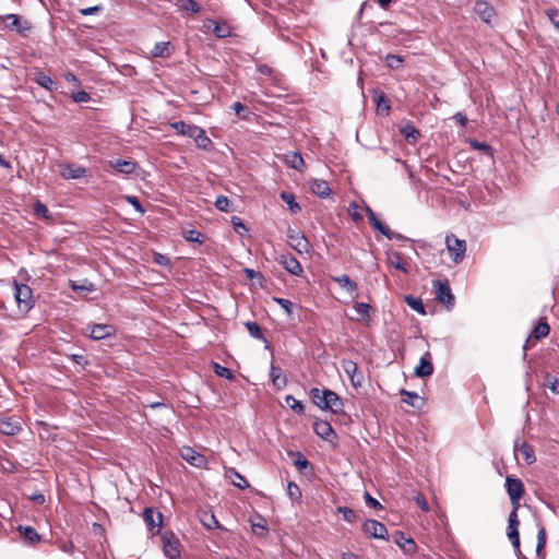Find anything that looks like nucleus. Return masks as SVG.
<instances>
[{"label": "nucleus", "instance_id": "f257e3e1", "mask_svg": "<svg viewBox=\"0 0 559 559\" xmlns=\"http://www.w3.org/2000/svg\"><path fill=\"white\" fill-rule=\"evenodd\" d=\"M310 395L313 403L321 409L331 411L334 414H342L344 412L342 399L332 390L312 388Z\"/></svg>", "mask_w": 559, "mask_h": 559}, {"label": "nucleus", "instance_id": "f03ea898", "mask_svg": "<svg viewBox=\"0 0 559 559\" xmlns=\"http://www.w3.org/2000/svg\"><path fill=\"white\" fill-rule=\"evenodd\" d=\"M14 298L20 310L28 311L34 306L32 288L26 284H21L13 280Z\"/></svg>", "mask_w": 559, "mask_h": 559}, {"label": "nucleus", "instance_id": "7ed1b4c3", "mask_svg": "<svg viewBox=\"0 0 559 559\" xmlns=\"http://www.w3.org/2000/svg\"><path fill=\"white\" fill-rule=\"evenodd\" d=\"M435 288V295L436 299L445 306L448 310L452 309L454 307V295L452 294L451 287L449 282L445 281H433L432 283Z\"/></svg>", "mask_w": 559, "mask_h": 559}, {"label": "nucleus", "instance_id": "20e7f679", "mask_svg": "<svg viewBox=\"0 0 559 559\" xmlns=\"http://www.w3.org/2000/svg\"><path fill=\"white\" fill-rule=\"evenodd\" d=\"M445 245L451 260L455 264L461 263L464 260L466 252L465 240L459 239L451 234L445 237Z\"/></svg>", "mask_w": 559, "mask_h": 559}, {"label": "nucleus", "instance_id": "39448f33", "mask_svg": "<svg viewBox=\"0 0 559 559\" xmlns=\"http://www.w3.org/2000/svg\"><path fill=\"white\" fill-rule=\"evenodd\" d=\"M507 492L509 495L512 508H520V500L524 495V485L521 479L508 476L506 479Z\"/></svg>", "mask_w": 559, "mask_h": 559}, {"label": "nucleus", "instance_id": "423d86ee", "mask_svg": "<svg viewBox=\"0 0 559 559\" xmlns=\"http://www.w3.org/2000/svg\"><path fill=\"white\" fill-rule=\"evenodd\" d=\"M362 532L371 538L388 539V530L385 525L377 520H366L362 524Z\"/></svg>", "mask_w": 559, "mask_h": 559}, {"label": "nucleus", "instance_id": "0eeeda50", "mask_svg": "<svg viewBox=\"0 0 559 559\" xmlns=\"http://www.w3.org/2000/svg\"><path fill=\"white\" fill-rule=\"evenodd\" d=\"M162 547L164 555L169 559H177L180 556V543L174 534L162 535Z\"/></svg>", "mask_w": 559, "mask_h": 559}, {"label": "nucleus", "instance_id": "6e6552de", "mask_svg": "<svg viewBox=\"0 0 559 559\" xmlns=\"http://www.w3.org/2000/svg\"><path fill=\"white\" fill-rule=\"evenodd\" d=\"M520 521L518 519V509L512 508L508 519V538L510 539L514 548L520 547V533H519Z\"/></svg>", "mask_w": 559, "mask_h": 559}, {"label": "nucleus", "instance_id": "1a4fd4ad", "mask_svg": "<svg viewBox=\"0 0 559 559\" xmlns=\"http://www.w3.org/2000/svg\"><path fill=\"white\" fill-rule=\"evenodd\" d=\"M289 245L298 253H308L310 250V243L304 234L297 230H289L288 233Z\"/></svg>", "mask_w": 559, "mask_h": 559}, {"label": "nucleus", "instance_id": "9d476101", "mask_svg": "<svg viewBox=\"0 0 559 559\" xmlns=\"http://www.w3.org/2000/svg\"><path fill=\"white\" fill-rule=\"evenodd\" d=\"M474 12L487 24H490L496 16V11L486 0H477L474 4Z\"/></svg>", "mask_w": 559, "mask_h": 559}, {"label": "nucleus", "instance_id": "9b49d317", "mask_svg": "<svg viewBox=\"0 0 559 559\" xmlns=\"http://www.w3.org/2000/svg\"><path fill=\"white\" fill-rule=\"evenodd\" d=\"M278 261L283 265V267L292 275L300 276L304 272L299 261L289 253L281 254Z\"/></svg>", "mask_w": 559, "mask_h": 559}, {"label": "nucleus", "instance_id": "f8f14e48", "mask_svg": "<svg viewBox=\"0 0 559 559\" xmlns=\"http://www.w3.org/2000/svg\"><path fill=\"white\" fill-rule=\"evenodd\" d=\"M342 368L344 372L348 376L352 384L354 386H360L362 382V376L358 373V366L356 362L349 359H344L342 361Z\"/></svg>", "mask_w": 559, "mask_h": 559}, {"label": "nucleus", "instance_id": "ddd939ff", "mask_svg": "<svg viewBox=\"0 0 559 559\" xmlns=\"http://www.w3.org/2000/svg\"><path fill=\"white\" fill-rule=\"evenodd\" d=\"M115 333L116 330L110 324H94L91 326L90 337L95 341H100L115 335Z\"/></svg>", "mask_w": 559, "mask_h": 559}, {"label": "nucleus", "instance_id": "4468645a", "mask_svg": "<svg viewBox=\"0 0 559 559\" xmlns=\"http://www.w3.org/2000/svg\"><path fill=\"white\" fill-rule=\"evenodd\" d=\"M144 522L148 531L153 532L162 525L163 515L160 512L155 511L153 508H145L143 512Z\"/></svg>", "mask_w": 559, "mask_h": 559}, {"label": "nucleus", "instance_id": "2eb2a0df", "mask_svg": "<svg viewBox=\"0 0 559 559\" xmlns=\"http://www.w3.org/2000/svg\"><path fill=\"white\" fill-rule=\"evenodd\" d=\"M7 27L17 31L20 34H26L31 29V24L27 21L22 23L17 14H7L4 16Z\"/></svg>", "mask_w": 559, "mask_h": 559}, {"label": "nucleus", "instance_id": "dca6fc26", "mask_svg": "<svg viewBox=\"0 0 559 559\" xmlns=\"http://www.w3.org/2000/svg\"><path fill=\"white\" fill-rule=\"evenodd\" d=\"M180 454L185 461L195 467H201L205 463V457L190 447H183Z\"/></svg>", "mask_w": 559, "mask_h": 559}, {"label": "nucleus", "instance_id": "f3484780", "mask_svg": "<svg viewBox=\"0 0 559 559\" xmlns=\"http://www.w3.org/2000/svg\"><path fill=\"white\" fill-rule=\"evenodd\" d=\"M433 373V365L430 359V354L427 352L419 360V364L415 368V374L424 378L429 377Z\"/></svg>", "mask_w": 559, "mask_h": 559}, {"label": "nucleus", "instance_id": "a211bd4d", "mask_svg": "<svg viewBox=\"0 0 559 559\" xmlns=\"http://www.w3.org/2000/svg\"><path fill=\"white\" fill-rule=\"evenodd\" d=\"M85 175H86V168L81 165H76V164H68L61 170V176L67 180L80 179V178L84 177Z\"/></svg>", "mask_w": 559, "mask_h": 559}, {"label": "nucleus", "instance_id": "6ab92c4d", "mask_svg": "<svg viewBox=\"0 0 559 559\" xmlns=\"http://www.w3.org/2000/svg\"><path fill=\"white\" fill-rule=\"evenodd\" d=\"M21 425L17 419H0V432L5 436H15L21 431Z\"/></svg>", "mask_w": 559, "mask_h": 559}, {"label": "nucleus", "instance_id": "aec40b11", "mask_svg": "<svg viewBox=\"0 0 559 559\" xmlns=\"http://www.w3.org/2000/svg\"><path fill=\"white\" fill-rule=\"evenodd\" d=\"M313 430L320 438L326 441H330L332 437H335V432L329 421H316L313 425Z\"/></svg>", "mask_w": 559, "mask_h": 559}, {"label": "nucleus", "instance_id": "412c9836", "mask_svg": "<svg viewBox=\"0 0 559 559\" xmlns=\"http://www.w3.org/2000/svg\"><path fill=\"white\" fill-rule=\"evenodd\" d=\"M395 543L403 549L406 554H412L416 549V544L413 538L407 537L403 532L397 531L394 534Z\"/></svg>", "mask_w": 559, "mask_h": 559}, {"label": "nucleus", "instance_id": "4be33fe9", "mask_svg": "<svg viewBox=\"0 0 559 559\" xmlns=\"http://www.w3.org/2000/svg\"><path fill=\"white\" fill-rule=\"evenodd\" d=\"M332 281L337 283L342 288H344L352 296H357V284L349 278L348 275L342 274L337 276H332Z\"/></svg>", "mask_w": 559, "mask_h": 559}, {"label": "nucleus", "instance_id": "5701e85b", "mask_svg": "<svg viewBox=\"0 0 559 559\" xmlns=\"http://www.w3.org/2000/svg\"><path fill=\"white\" fill-rule=\"evenodd\" d=\"M310 190L320 198H328L331 194L329 183L323 179H313L310 183Z\"/></svg>", "mask_w": 559, "mask_h": 559}, {"label": "nucleus", "instance_id": "b1692460", "mask_svg": "<svg viewBox=\"0 0 559 559\" xmlns=\"http://www.w3.org/2000/svg\"><path fill=\"white\" fill-rule=\"evenodd\" d=\"M270 378L273 385L278 390L285 388L287 384V378L283 374L282 369L273 364L270 368Z\"/></svg>", "mask_w": 559, "mask_h": 559}, {"label": "nucleus", "instance_id": "393cba45", "mask_svg": "<svg viewBox=\"0 0 559 559\" xmlns=\"http://www.w3.org/2000/svg\"><path fill=\"white\" fill-rule=\"evenodd\" d=\"M402 401L415 408H421L424 406V400L416 393L405 389L401 390Z\"/></svg>", "mask_w": 559, "mask_h": 559}, {"label": "nucleus", "instance_id": "a878e982", "mask_svg": "<svg viewBox=\"0 0 559 559\" xmlns=\"http://www.w3.org/2000/svg\"><path fill=\"white\" fill-rule=\"evenodd\" d=\"M33 80L35 83H37L39 86L44 87L47 91H53L57 88L56 82L47 74H45L43 71H36L34 73Z\"/></svg>", "mask_w": 559, "mask_h": 559}, {"label": "nucleus", "instance_id": "bb28decb", "mask_svg": "<svg viewBox=\"0 0 559 559\" xmlns=\"http://www.w3.org/2000/svg\"><path fill=\"white\" fill-rule=\"evenodd\" d=\"M110 166L116 168L121 174L130 175L134 173L136 163L133 160L116 159L110 162Z\"/></svg>", "mask_w": 559, "mask_h": 559}, {"label": "nucleus", "instance_id": "cd10ccee", "mask_svg": "<svg viewBox=\"0 0 559 559\" xmlns=\"http://www.w3.org/2000/svg\"><path fill=\"white\" fill-rule=\"evenodd\" d=\"M400 132L409 143H415L420 136V132L412 122H407L400 128Z\"/></svg>", "mask_w": 559, "mask_h": 559}, {"label": "nucleus", "instance_id": "c85d7f7f", "mask_svg": "<svg viewBox=\"0 0 559 559\" xmlns=\"http://www.w3.org/2000/svg\"><path fill=\"white\" fill-rule=\"evenodd\" d=\"M191 139L194 140L197 146L200 148L205 150L212 144V141L206 135L204 129H202L201 127L195 128V131L193 132V135L191 136Z\"/></svg>", "mask_w": 559, "mask_h": 559}, {"label": "nucleus", "instance_id": "c756f323", "mask_svg": "<svg viewBox=\"0 0 559 559\" xmlns=\"http://www.w3.org/2000/svg\"><path fill=\"white\" fill-rule=\"evenodd\" d=\"M170 127L174 130H176L179 134L191 138L198 126L189 124V123H186L185 121L180 120V121L171 122Z\"/></svg>", "mask_w": 559, "mask_h": 559}, {"label": "nucleus", "instance_id": "7c9ffc66", "mask_svg": "<svg viewBox=\"0 0 559 559\" xmlns=\"http://www.w3.org/2000/svg\"><path fill=\"white\" fill-rule=\"evenodd\" d=\"M285 162L289 167L297 170H301L305 167L304 158L298 152H290L286 154Z\"/></svg>", "mask_w": 559, "mask_h": 559}, {"label": "nucleus", "instance_id": "2f4dec72", "mask_svg": "<svg viewBox=\"0 0 559 559\" xmlns=\"http://www.w3.org/2000/svg\"><path fill=\"white\" fill-rule=\"evenodd\" d=\"M69 286L72 288V290L80 294H88L95 290L94 284L88 282L87 280H84L81 283H78L75 281H69Z\"/></svg>", "mask_w": 559, "mask_h": 559}, {"label": "nucleus", "instance_id": "473e14b6", "mask_svg": "<svg viewBox=\"0 0 559 559\" xmlns=\"http://www.w3.org/2000/svg\"><path fill=\"white\" fill-rule=\"evenodd\" d=\"M19 532L23 536L24 540L28 544H35L40 539V536L32 526H19Z\"/></svg>", "mask_w": 559, "mask_h": 559}, {"label": "nucleus", "instance_id": "72a5a7b5", "mask_svg": "<svg viewBox=\"0 0 559 559\" xmlns=\"http://www.w3.org/2000/svg\"><path fill=\"white\" fill-rule=\"evenodd\" d=\"M389 263L394 266L396 270L407 273L408 269L406 264L403 262L402 254L397 251L391 252L388 254Z\"/></svg>", "mask_w": 559, "mask_h": 559}, {"label": "nucleus", "instance_id": "f704fd0d", "mask_svg": "<svg viewBox=\"0 0 559 559\" xmlns=\"http://www.w3.org/2000/svg\"><path fill=\"white\" fill-rule=\"evenodd\" d=\"M228 474L234 486L238 487L239 489H246L249 487L248 480L242 475H240L235 468H230L228 471Z\"/></svg>", "mask_w": 559, "mask_h": 559}, {"label": "nucleus", "instance_id": "c9c22d12", "mask_svg": "<svg viewBox=\"0 0 559 559\" xmlns=\"http://www.w3.org/2000/svg\"><path fill=\"white\" fill-rule=\"evenodd\" d=\"M169 41H159L156 43L151 50V53L154 58H165L169 56Z\"/></svg>", "mask_w": 559, "mask_h": 559}, {"label": "nucleus", "instance_id": "e433bc0d", "mask_svg": "<svg viewBox=\"0 0 559 559\" xmlns=\"http://www.w3.org/2000/svg\"><path fill=\"white\" fill-rule=\"evenodd\" d=\"M519 451L520 453L522 454V456L524 457L525 462L527 464H533L535 463L536 461V456H535V452L533 450V448L526 443V442H523L520 447H519Z\"/></svg>", "mask_w": 559, "mask_h": 559}, {"label": "nucleus", "instance_id": "4c0bfd02", "mask_svg": "<svg viewBox=\"0 0 559 559\" xmlns=\"http://www.w3.org/2000/svg\"><path fill=\"white\" fill-rule=\"evenodd\" d=\"M289 456L294 457V465L300 471L304 472L309 465V461L306 459V456L300 452H294L290 451L288 453Z\"/></svg>", "mask_w": 559, "mask_h": 559}, {"label": "nucleus", "instance_id": "58836bf2", "mask_svg": "<svg viewBox=\"0 0 559 559\" xmlns=\"http://www.w3.org/2000/svg\"><path fill=\"white\" fill-rule=\"evenodd\" d=\"M281 199L288 205L289 210L293 213H298L301 210L300 205L296 202L295 195L293 193L283 191L281 193Z\"/></svg>", "mask_w": 559, "mask_h": 559}, {"label": "nucleus", "instance_id": "ea45409f", "mask_svg": "<svg viewBox=\"0 0 559 559\" xmlns=\"http://www.w3.org/2000/svg\"><path fill=\"white\" fill-rule=\"evenodd\" d=\"M405 301L412 309H414L418 313H420V314L426 313L423 300L420 298L409 295V296H405Z\"/></svg>", "mask_w": 559, "mask_h": 559}, {"label": "nucleus", "instance_id": "a19ab883", "mask_svg": "<svg viewBox=\"0 0 559 559\" xmlns=\"http://www.w3.org/2000/svg\"><path fill=\"white\" fill-rule=\"evenodd\" d=\"M468 143L471 145L472 148L474 150H477V151H481L484 154L488 155V156H492V147L490 145H488L487 143L485 142H479L475 139H471L468 140Z\"/></svg>", "mask_w": 559, "mask_h": 559}, {"label": "nucleus", "instance_id": "79ce46f5", "mask_svg": "<svg viewBox=\"0 0 559 559\" xmlns=\"http://www.w3.org/2000/svg\"><path fill=\"white\" fill-rule=\"evenodd\" d=\"M354 309L356 312L364 319L369 320L370 319V312H371V306L366 302H355Z\"/></svg>", "mask_w": 559, "mask_h": 559}, {"label": "nucleus", "instance_id": "37998d69", "mask_svg": "<svg viewBox=\"0 0 559 559\" xmlns=\"http://www.w3.org/2000/svg\"><path fill=\"white\" fill-rule=\"evenodd\" d=\"M210 22L214 25L213 32L218 38H226L230 35V29L226 24H219L218 22L213 20Z\"/></svg>", "mask_w": 559, "mask_h": 559}, {"label": "nucleus", "instance_id": "c03bdc74", "mask_svg": "<svg viewBox=\"0 0 559 559\" xmlns=\"http://www.w3.org/2000/svg\"><path fill=\"white\" fill-rule=\"evenodd\" d=\"M246 328L252 337L258 340H264L263 331L257 322L249 321L246 323Z\"/></svg>", "mask_w": 559, "mask_h": 559}, {"label": "nucleus", "instance_id": "a18cd8bd", "mask_svg": "<svg viewBox=\"0 0 559 559\" xmlns=\"http://www.w3.org/2000/svg\"><path fill=\"white\" fill-rule=\"evenodd\" d=\"M285 402H286L287 406H289L295 413H297V414L305 413V407H304L302 403L300 401L296 400L293 395H287L285 397Z\"/></svg>", "mask_w": 559, "mask_h": 559}, {"label": "nucleus", "instance_id": "49530a36", "mask_svg": "<svg viewBox=\"0 0 559 559\" xmlns=\"http://www.w3.org/2000/svg\"><path fill=\"white\" fill-rule=\"evenodd\" d=\"M546 538H547L546 530H545V527H540L537 533V545H536V554L538 557H540L543 554V550L546 545Z\"/></svg>", "mask_w": 559, "mask_h": 559}, {"label": "nucleus", "instance_id": "de8ad7c7", "mask_svg": "<svg viewBox=\"0 0 559 559\" xmlns=\"http://www.w3.org/2000/svg\"><path fill=\"white\" fill-rule=\"evenodd\" d=\"M550 328L546 322H540L536 325L533 331V335L536 340L546 337L549 334Z\"/></svg>", "mask_w": 559, "mask_h": 559}, {"label": "nucleus", "instance_id": "09e8293b", "mask_svg": "<svg viewBox=\"0 0 559 559\" xmlns=\"http://www.w3.org/2000/svg\"><path fill=\"white\" fill-rule=\"evenodd\" d=\"M385 62L390 69H397L404 62V58L399 55L390 53L385 57Z\"/></svg>", "mask_w": 559, "mask_h": 559}, {"label": "nucleus", "instance_id": "8fccbe9b", "mask_svg": "<svg viewBox=\"0 0 559 559\" xmlns=\"http://www.w3.org/2000/svg\"><path fill=\"white\" fill-rule=\"evenodd\" d=\"M201 522L203 523L204 526H206L209 528L219 527L218 521L216 520L215 515L212 513H204L203 516L201 518Z\"/></svg>", "mask_w": 559, "mask_h": 559}, {"label": "nucleus", "instance_id": "3c124183", "mask_svg": "<svg viewBox=\"0 0 559 559\" xmlns=\"http://www.w3.org/2000/svg\"><path fill=\"white\" fill-rule=\"evenodd\" d=\"M338 513L343 515V519L348 523H354L356 521V513L348 507H338Z\"/></svg>", "mask_w": 559, "mask_h": 559}, {"label": "nucleus", "instance_id": "603ef678", "mask_svg": "<svg viewBox=\"0 0 559 559\" xmlns=\"http://www.w3.org/2000/svg\"><path fill=\"white\" fill-rule=\"evenodd\" d=\"M181 9L192 13H199L201 7L195 0H181Z\"/></svg>", "mask_w": 559, "mask_h": 559}, {"label": "nucleus", "instance_id": "864d4df0", "mask_svg": "<svg viewBox=\"0 0 559 559\" xmlns=\"http://www.w3.org/2000/svg\"><path fill=\"white\" fill-rule=\"evenodd\" d=\"M213 367H214L215 373L218 377H222V378H225V379H231L233 378V373H231L230 369H228V368H226L224 366H221L217 362H214Z\"/></svg>", "mask_w": 559, "mask_h": 559}, {"label": "nucleus", "instance_id": "5fc2aeb1", "mask_svg": "<svg viewBox=\"0 0 559 559\" xmlns=\"http://www.w3.org/2000/svg\"><path fill=\"white\" fill-rule=\"evenodd\" d=\"M34 213L37 215V216H40L43 218H49V211H48V207L41 203L40 201H37L35 204H34Z\"/></svg>", "mask_w": 559, "mask_h": 559}, {"label": "nucleus", "instance_id": "6e6d98bb", "mask_svg": "<svg viewBox=\"0 0 559 559\" xmlns=\"http://www.w3.org/2000/svg\"><path fill=\"white\" fill-rule=\"evenodd\" d=\"M377 105H378V109L380 111H382V112L384 111V115H389L390 105L388 104L385 95H384L383 92H381L379 94V96L377 97Z\"/></svg>", "mask_w": 559, "mask_h": 559}, {"label": "nucleus", "instance_id": "4d7b16f0", "mask_svg": "<svg viewBox=\"0 0 559 559\" xmlns=\"http://www.w3.org/2000/svg\"><path fill=\"white\" fill-rule=\"evenodd\" d=\"M546 15L554 24V26L559 31V10L556 8H551L546 10Z\"/></svg>", "mask_w": 559, "mask_h": 559}, {"label": "nucleus", "instance_id": "13d9d810", "mask_svg": "<svg viewBox=\"0 0 559 559\" xmlns=\"http://www.w3.org/2000/svg\"><path fill=\"white\" fill-rule=\"evenodd\" d=\"M229 203L230 202L227 197L218 195L215 201V206L217 210H219L222 212H227L229 209Z\"/></svg>", "mask_w": 559, "mask_h": 559}, {"label": "nucleus", "instance_id": "bf43d9fd", "mask_svg": "<svg viewBox=\"0 0 559 559\" xmlns=\"http://www.w3.org/2000/svg\"><path fill=\"white\" fill-rule=\"evenodd\" d=\"M231 108L237 114V116H239L242 119H245L247 117V114H249L248 108L239 102L234 103Z\"/></svg>", "mask_w": 559, "mask_h": 559}, {"label": "nucleus", "instance_id": "052dcab7", "mask_svg": "<svg viewBox=\"0 0 559 559\" xmlns=\"http://www.w3.org/2000/svg\"><path fill=\"white\" fill-rule=\"evenodd\" d=\"M275 302L280 305L288 316L293 313V302L285 298H274Z\"/></svg>", "mask_w": 559, "mask_h": 559}, {"label": "nucleus", "instance_id": "680f3d73", "mask_svg": "<svg viewBox=\"0 0 559 559\" xmlns=\"http://www.w3.org/2000/svg\"><path fill=\"white\" fill-rule=\"evenodd\" d=\"M126 200L128 203H130L134 210L141 214H143L145 211L141 204V202L139 201V199L134 195H127L126 197Z\"/></svg>", "mask_w": 559, "mask_h": 559}, {"label": "nucleus", "instance_id": "e2e57ef3", "mask_svg": "<svg viewBox=\"0 0 559 559\" xmlns=\"http://www.w3.org/2000/svg\"><path fill=\"white\" fill-rule=\"evenodd\" d=\"M365 501L368 506L374 508V509H382L383 507L381 503L374 499L368 491H365L364 493Z\"/></svg>", "mask_w": 559, "mask_h": 559}, {"label": "nucleus", "instance_id": "0e129e2a", "mask_svg": "<svg viewBox=\"0 0 559 559\" xmlns=\"http://www.w3.org/2000/svg\"><path fill=\"white\" fill-rule=\"evenodd\" d=\"M153 260L156 264H158L160 266H169L170 265L169 258L162 253H155Z\"/></svg>", "mask_w": 559, "mask_h": 559}, {"label": "nucleus", "instance_id": "69168bd1", "mask_svg": "<svg viewBox=\"0 0 559 559\" xmlns=\"http://www.w3.org/2000/svg\"><path fill=\"white\" fill-rule=\"evenodd\" d=\"M103 10L100 5L88 7L80 10V13L84 16L99 13Z\"/></svg>", "mask_w": 559, "mask_h": 559}, {"label": "nucleus", "instance_id": "338daca9", "mask_svg": "<svg viewBox=\"0 0 559 559\" xmlns=\"http://www.w3.org/2000/svg\"><path fill=\"white\" fill-rule=\"evenodd\" d=\"M231 223L236 231L240 233L241 230L247 231L246 225L242 223L241 218L237 216L231 217Z\"/></svg>", "mask_w": 559, "mask_h": 559}, {"label": "nucleus", "instance_id": "774afa93", "mask_svg": "<svg viewBox=\"0 0 559 559\" xmlns=\"http://www.w3.org/2000/svg\"><path fill=\"white\" fill-rule=\"evenodd\" d=\"M187 239L192 242H202V234L195 229L188 231Z\"/></svg>", "mask_w": 559, "mask_h": 559}]
</instances>
